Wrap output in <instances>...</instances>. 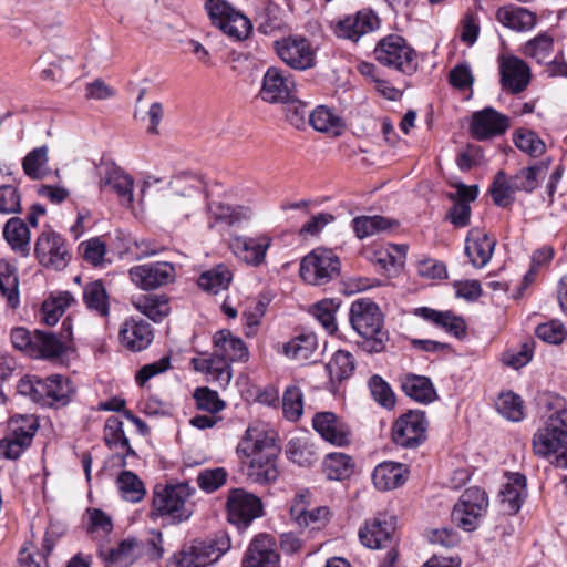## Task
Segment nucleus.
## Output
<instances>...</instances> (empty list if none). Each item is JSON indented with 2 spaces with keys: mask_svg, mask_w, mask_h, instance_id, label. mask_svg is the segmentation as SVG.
Here are the masks:
<instances>
[{
  "mask_svg": "<svg viewBox=\"0 0 567 567\" xmlns=\"http://www.w3.org/2000/svg\"><path fill=\"white\" fill-rule=\"evenodd\" d=\"M236 451L250 480L260 484L276 481V460L280 449L266 430L249 426Z\"/></svg>",
  "mask_w": 567,
  "mask_h": 567,
  "instance_id": "obj_1",
  "label": "nucleus"
},
{
  "mask_svg": "<svg viewBox=\"0 0 567 567\" xmlns=\"http://www.w3.org/2000/svg\"><path fill=\"white\" fill-rule=\"evenodd\" d=\"M214 353L209 358H194L192 364L198 372L206 373L213 382L225 388L231 380L229 362L248 360L249 352L239 338L228 330H220L214 334Z\"/></svg>",
  "mask_w": 567,
  "mask_h": 567,
  "instance_id": "obj_2",
  "label": "nucleus"
},
{
  "mask_svg": "<svg viewBox=\"0 0 567 567\" xmlns=\"http://www.w3.org/2000/svg\"><path fill=\"white\" fill-rule=\"evenodd\" d=\"M350 323L363 338L361 348L369 353H379L385 350L389 333L383 329V315L379 306L371 301L360 299L350 307Z\"/></svg>",
  "mask_w": 567,
  "mask_h": 567,
  "instance_id": "obj_3",
  "label": "nucleus"
},
{
  "mask_svg": "<svg viewBox=\"0 0 567 567\" xmlns=\"http://www.w3.org/2000/svg\"><path fill=\"white\" fill-rule=\"evenodd\" d=\"M18 391L34 403L53 409L68 405L75 392L69 378L61 374H52L44 379L27 377L20 380Z\"/></svg>",
  "mask_w": 567,
  "mask_h": 567,
  "instance_id": "obj_4",
  "label": "nucleus"
},
{
  "mask_svg": "<svg viewBox=\"0 0 567 567\" xmlns=\"http://www.w3.org/2000/svg\"><path fill=\"white\" fill-rule=\"evenodd\" d=\"M361 543L372 549L384 548L388 550L384 560L379 567H394L398 559L399 538L396 536V517L386 513H379L367 520L359 530Z\"/></svg>",
  "mask_w": 567,
  "mask_h": 567,
  "instance_id": "obj_5",
  "label": "nucleus"
},
{
  "mask_svg": "<svg viewBox=\"0 0 567 567\" xmlns=\"http://www.w3.org/2000/svg\"><path fill=\"white\" fill-rule=\"evenodd\" d=\"M230 547L228 533L219 530L214 538L194 540L189 547L174 556L171 567H206L218 560Z\"/></svg>",
  "mask_w": 567,
  "mask_h": 567,
  "instance_id": "obj_6",
  "label": "nucleus"
},
{
  "mask_svg": "<svg viewBox=\"0 0 567 567\" xmlns=\"http://www.w3.org/2000/svg\"><path fill=\"white\" fill-rule=\"evenodd\" d=\"M533 449L540 456L555 454L554 464L567 468V419L548 416L545 426L534 435Z\"/></svg>",
  "mask_w": 567,
  "mask_h": 567,
  "instance_id": "obj_7",
  "label": "nucleus"
},
{
  "mask_svg": "<svg viewBox=\"0 0 567 567\" xmlns=\"http://www.w3.org/2000/svg\"><path fill=\"white\" fill-rule=\"evenodd\" d=\"M299 274L308 285L324 286L339 278L341 261L333 250L318 247L301 259Z\"/></svg>",
  "mask_w": 567,
  "mask_h": 567,
  "instance_id": "obj_8",
  "label": "nucleus"
},
{
  "mask_svg": "<svg viewBox=\"0 0 567 567\" xmlns=\"http://www.w3.org/2000/svg\"><path fill=\"white\" fill-rule=\"evenodd\" d=\"M194 492V488L186 483L165 487L156 486L153 497V514L168 516L173 522L178 523L188 519L193 513L188 499Z\"/></svg>",
  "mask_w": 567,
  "mask_h": 567,
  "instance_id": "obj_9",
  "label": "nucleus"
},
{
  "mask_svg": "<svg viewBox=\"0 0 567 567\" xmlns=\"http://www.w3.org/2000/svg\"><path fill=\"white\" fill-rule=\"evenodd\" d=\"M374 55L382 65L404 74H412L417 69L414 49L396 34H390L381 39L374 49Z\"/></svg>",
  "mask_w": 567,
  "mask_h": 567,
  "instance_id": "obj_10",
  "label": "nucleus"
},
{
  "mask_svg": "<svg viewBox=\"0 0 567 567\" xmlns=\"http://www.w3.org/2000/svg\"><path fill=\"white\" fill-rule=\"evenodd\" d=\"M488 508V497L484 489L473 486L463 492L452 511V520L466 532L475 530Z\"/></svg>",
  "mask_w": 567,
  "mask_h": 567,
  "instance_id": "obj_11",
  "label": "nucleus"
},
{
  "mask_svg": "<svg viewBox=\"0 0 567 567\" xmlns=\"http://www.w3.org/2000/svg\"><path fill=\"white\" fill-rule=\"evenodd\" d=\"M226 505L228 522L239 530L246 529L254 519L262 515L260 498L243 488L229 491Z\"/></svg>",
  "mask_w": 567,
  "mask_h": 567,
  "instance_id": "obj_12",
  "label": "nucleus"
},
{
  "mask_svg": "<svg viewBox=\"0 0 567 567\" xmlns=\"http://www.w3.org/2000/svg\"><path fill=\"white\" fill-rule=\"evenodd\" d=\"M34 256L45 268L62 270L71 260L65 239L53 230L42 231L34 244Z\"/></svg>",
  "mask_w": 567,
  "mask_h": 567,
  "instance_id": "obj_13",
  "label": "nucleus"
},
{
  "mask_svg": "<svg viewBox=\"0 0 567 567\" xmlns=\"http://www.w3.org/2000/svg\"><path fill=\"white\" fill-rule=\"evenodd\" d=\"M280 60L295 70L311 69L316 64V54L309 40L301 35H289L274 42Z\"/></svg>",
  "mask_w": 567,
  "mask_h": 567,
  "instance_id": "obj_14",
  "label": "nucleus"
},
{
  "mask_svg": "<svg viewBox=\"0 0 567 567\" xmlns=\"http://www.w3.org/2000/svg\"><path fill=\"white\" fill-rule=\"evenodd\" d=\"M426 427L425 413L420 410H411L394 423L392 429L393 442L402 447H416L425 441Z\"/></svg>",
  "mask_w": 567,
  "mask_h": 567,
  "instance_id": "obj_15",
  "label": "nucleus"
},
{
  "mask_svg": "<svg viewBox=\"0 0 567 567\" xmlns=\"http://www.w3.org/2000/svg\"><path fill=\"white\" fill-rule=\"evenodd\" d=\"M202 199V190L197 186L182 181L176 183L175 190L167 198L165 208L172 218L183 221L199 209Z\"/></svg>",
  "mask_w": 567,
  "mask_h": 567,
  "instance_id": "obj_16",
  "label": "nucleus"
},
{
  "mask_svg": "<svg viewBox=\"0 0 567 567\" xmlns=\"http://www.w3.org/2000/svg\"><path fill=\"white\" fill-rule=\"evenodd\" d=\"M499 84L511 94H519L527 89L530 82V68L516 55H499Z\"/></svg>",
  "mask_w": 567,
  "mask_h": 567,
  "instance_id": "obj_17",
  "label": "nucleus"
},
{
  "mask_svg": "<svg viewBox=\"0 0 567 567\" xmlns=\"http://www.w3.org/2000/svg\"><path fill=\"white\" fill-rule=\"evenodd\" d=\"M130 279L143 290H153L172 282L176 276L175 266L158 261L137 265L128 270Z\"/></svg>",
  "mask_w": 567,
  "mask_h": 567,
  "instance_id": "obj_18",
  "label": "nucleus"
},
{
  "mask_svg": "<svg viewBox=\"0 0 567 567\" xmlns=\"http://www.w3.org/2000/svg\"><path fill=\"white\" fill-rule=\"evenodd\" d=\"M295 81L291 74L271 66L264 74L259 97L268 103H286L295 94Z\"/></svg>",
  "mask_w": 567,
  "mask_h": 567,
  "instance_id": "obj_19",
  "label": "nucleus"
},
{
  "mask_svg": "<svg viewBox=\"0 0 567 567\" xmlns=\"http://www.w3.org/2000/svg\"><path fill=\"white\" fill-rule=\"evenodd\" d=\"M312 426L322 440L332 445L343 447L352 441L350 426L333 412H317L312 417Z\"/></svg>",
  "mask_w": 567,
  "mask_h": 567,
  "instance_id": "obj_20",
  "label": "nucleus"
},
{
  "mask_svg": "<svg viewBox=\"0 0 567 567\" xmlns=\"http://www.w3.org/2000/svg\"><path fill=\"white\" fill-rule=\"evenodd\" d=\"M71 340L72 329L68 320L62 322L59 336L52 332L35 330L32 357L44 359L59 358L68 350Z\"/></svg>",
  "mask_w": 567,
  "mask_h": 567,
  "instance_id": "obj_21",
  "label": "nucleus"
},
{
  "mask_svg": "<svg viewBox=\"0 0 567 567\" xmlns=\"http://www.w3.org/2000/svg\"><path fill=\"white\" fill-rule=\"evenodd\" d=\"M276 543L267 534L257 535L249 544L241 567H280Z\"/></svg>",
  "mask_w": 567,
  "mask_h": 567,
  "instance_id": "obj_22",
  "label": "nucleus"
},
{
  "mask_svg": "<svg viewBox=\"0 0 567 567\" xmlns=\"http://www.w3.org/2000/svg\"><path fill=\"white\" fill-rule=\"evenodd\" d=\"M379 27L378 16L372 10L364 9L338 21L334 32L339 38L357 42L362 35L377 30Z\"/></svg>",
  "mask_w": 567,
  "mask_h": 567,
  "instance_id": "obj_23",
  "label": "nucleus"
},
{
  "mask_svg": "<svg viewBox=\"0 0 567 567\" xmlns=\"http://www.w3.org/2000/svg\"><path fill=\"white\" fill-rule=\"evenodd\" d=\"M509 126V120L492 107H486L473 114L471 133L477 140L502 135Z\"/></svg>",
  "mask_w": 567,
  "mask_h": 567,
  "instance_id": "obj_24",
  "label": "nucleus"
},
{
  "mask_svg": "<svg viewBox=\"0 0 567 567\" xmlns=\"http://www.w3.org/2000/svg\"><path fill=\"white\" fill-rule=\"evenodd\" d=\"M495 245L494 238L478 228H473L465 240V254L474 267L482 268L491 260Z\"/></svg>",
  "mask_w": 567,
  "mask_h": 567,
  "instance_id": "obj_25",
  "label": "nucleus"
},
{
  "mask_svg": "<svg viewBox=\"0 0 567 567\" xmlns=\"http://www.w3.org/2000/svg\"><path fill=\"white\" fill-rule=\"evenodd\" d=\"M495 19L505 28L515 32H527L535 28L537 14L515 4L502 6L496 10Z\"/></svg>",
  "mask_w": 567,
  "mask_h": 567,
  "instance_id": "obj_26",
  "label": "nucleus"
},
{
  "mask_svg": "<svg viewBox=\"0 0 567 567\" xmlns=\"http://www.w3.org/2000/svg\"><path fill=\"white\" fill-rule=\"evenodd\" d=\"M120 340L123 347L137 352L146 349L153 340L150 323L134 318L127 319L120 329Z\"/></svg>",
  "mask_w": 567,
  "mask_h": 567,
  "instance_id": "obj_27",
  "label": "nucleus"
},
{
  "mask_svg": "<svg viewBox=\"0 0 567 567\" xmlns=\"http://www.w3.org/2000/svg\"><path fill=\"white\" fill-rule=\"evenodd\" d=\"M270 244L271 239L268 236H237L231 239L230 247L247 264L258 266L264 262Z\"/></svg>",
  "mask_w": 567,
  "mask_h": 567,
  "instance_id": "obj_28",
  "label": "nucleus"
},
{
  "mask_svg": "<svg viewBox=\"0 0 567 567\" xmlns=\"http://www.w3.org/2000/svg\"><path fill=\"white\" fill-rule=\"evenodd\" d=\"M142 542L131 538L122 540L117 547L99 550L105 567H128L142 555Z\"/></svg>",
  "mask_w": 567,
  "mask_h": 567,
  "instance_id": "obj_29",
  "label": "nucleus"
},
{
  "mask_svg": "<svg viewBox=\"0 0 567 567\" xmlns=\"http://www.w3.org/2000/svg\"><path fill=\"white\" fill-rule=\"evenodd\" d=\"M415 315L456 338L465 336V321L452 311H439L429 307H422L415 310Z\"/></svg>",
  "mask_w": 567,
  "mask_h": 567,
  "instance_id": "obj_30",
  "label": "nucleus"
},
{
  "mask_svg": "<svg viewBox=\"0 0 567 567\" xmlns=\"http://www.w3.org/2000/svg\"><path fill=\"white\" fill-rule=\"evenodd\" d=\"M409 471L395 462H383L379 464L372 474L374 486L380 491H390L402 486L408 478Z\"/></svg>",
  "mask_w": 567,
  "mask_h": 567,
  "instance_id": "obj_31",
  "label": "nucleus"
},
{
  "mask_svg": "<svg viewBox=\"0 0 567 567\" xmlns=\"http://www.w3.org/2000/svg\"><path fill=\"white\" fill-rule=\"evenodd\" d=\"M3 237L13 251L23 257L30 254V230L23 219L11 217L4 224Z\"/></svg>",
  "mask_w": 567,
  "mask_h": 567,
  "instance_id": "obj_32",
  "label": "nucleus"
},
{
  "mask_svg": "<svg viewBox=\"0 0 567 567\" xmlns=\"http://www.w3.org/2000/svg\"><path fill=\"white\" fill-rule=\"evenodd\" d=\"M402 391L420 403H431L436 399V391L427 377L417 374H405L401 378Z\"/></svg>",
  "mask_w": 567,
  "mask_h": 567,
  "instance_id": "obj_33",
  "label": "nucleus"
},
{
  "mask_svg": "<svg viewBox=\"0 0 567 567\" xmlns=\"http://www.w3.org/2000/svg\"><path fill=\"white\" fill-rule=\"evenodd\" d=\"M501 502L508 514H516L526 495V477L520 473H513L508 482L501 489Z\"/></svg>",
  "mask_w": 567,
  "mask_h": 567,
  "instance_id": "obj_34",
  "label": "nucleus"
},
{
  "mask_svg": "<svg viewBox=\"0 0 567 567\" xmlns=\"http://www.w3.org/2000/svg\"><path fill=\"white\" fill-rule=\"evenodd\" d=\"M141 313L154 322L163 321L169 315L168 298L165 295H141L131 300Z\"/></svg>",
  "mask_w": 567,
  "mask_h": 567,
  "instance_id": "obj_35",
  "label": "nucleus"
},
{
  "mask_svg": "<svg viewBox=\"0 0 567 567\" xmlns=\"http://www.w3.org/2000/svg\"><path fill=\"white\" fill-rule=\"evenodd\" d=\"M133 178L125 174L120 167L113 164L105 166L101 186H110L126 204L133 202Z\"/></svg>",
  "mask_w": 567,
  "mask_h": 567,
  "instance_id": "obj_36",
  "label": "nucleus"
},
{
  "mask_svg": "<svg viewBox=\"0 0 567 567\" xmlns=\"http://www.w3.org/2000/svg\"><path fill=\"white\" fill-rule=\"evenodd\" d=\"M104 442L110 449L121 446L125 449V454L121 456V466H126V456H136V452L130 445V441L124 433L123 422L117 416H110L104 425Z\"/></svg>",
  "mask_w": 567,
  "mask_h": 567,
  "instance_id": "obj_37",
  "label": "nucleus"
},
{
  "mask_svg": "<svg viewBox=\"0 0 567 567\" xmlns=\"http://www.w3.org/2000/svg\"><path fill=\"white\" fill-rule=\"evenodd\" d=\"M398 226V220L380 215L359 216L352 220L353 231L359 239H364L379 233L396 228Z\"/></svg>",
  "mask_w": 567,
  "mask_h": 567,
  "instance_id": "obj_38",
  "label": "nucleus"
},
{
  "mask_svg": "<svg viewBox=\"0 0 567 567\" xmlns=\"http://www.w3.org/2000/svg\"><path fill=\"white\" fill-rule=\"evenodd\" d=\"M233 280V272L228 266L219 264L216 267L204 271L198 278V286L213 295L228 289Z\"/></svg>",
  "mask_w": 567,
  "mask_h": 567,
  "instance_id": "obj_39",
  "label": "nucleus"
},
{
  "mask_svg": "<svg viewBox=\"0 0 567 567\" xmlns=\"http://www.w3.org/2000/svg\"><path fill=\"white\" fill-rule=\"evenodd\" d=\"M322 468L328 480L342 481L353 473L354 462L346 453H330L324 457Z\"/></svg>",
  "mask_w": 567,
  "mask_h": 567,
  "instance_id": "obj_40",
  "label": "nucleus"
},
{
  "mask_svg": "<svg viewBox=\"0 0 567 567\" xmlns=\"http://www.w3.org/2000/svg\"><path fill=\"white\" fill-rule=\"evenodd\" d=\"M48 161V147L45 145L33 148L22 159L24 174L31 179H43L50 172Z\"/></svg>",
  "mask_w": 567,
  "mask_h": 567,
  "instance_id": "obj_41",
  "label": "nucleus"
},
{
  "mask_svg": "<svg viewBox=\"0 0 567 567\" xmlns=\"http://www.w3.org/2000/svg\"><path fill=\"white\" fill-rule=\"evenodd\" d=\"M83 300L86 307L94 310L99 316H109V296L102 281L96 280L87 284L83 290Z\"/></svg>",
  "mask_w": 567,
  "mask_h": 567,
  "instance_id": "obj_42",
  "label": "nucleus"
},
{
  "mask_svg": "<svg viewBox=\"0 0 567 567\" xmlns=\"http://www.w3.org/2000/svg\"><path fill=\"white\" fill-rule=\"evenodd\" d=\"M316 349L317 338L313 333L300 334L284 344V353L297 361L310 359Z\"/></svg>",
  "mask_w": 567,
  "mask_h": 567,
  "instance_id": "obj_43",
  "label": "nucleus"
},
{
  "mask_svg": "<svg viewBox=\"0 0 567 567\" xmlns=\"http://www.w3.org/2000/svg\"><path fill=\"white\" fill-rule=\"evenodd\" d=\"M72 302H74V298L68 291L60 292L58 296L47 299L41 308L42 321L48 326H54Z\"/></svg>",
  "mask_w": 567,
  "mask_h": 567,
  "instance_id": "obj_44",
  "label": "nucleus"
},
{
  "mask_svg": "<svg viewBox=\"0 0 567 567\" xmlns=\"http://www.w3.org/2000/svg\"><path fill=\"white\" fill-rule=\"evenodd\" d=\"M516 192V188L513 187L512 179H507L504 171H498L489 187L493 203L499 207H508L515 200Z\"/></svg>",
  "mask_w": 567,
  "mask_h": 567,
  "instance_id": "obj_45",
  "label": "nucleus"
},
{
  "mask_svg": "<svg viewBox=\"0 0 567 567\" xmlns=\"http://www.w3.org/2000/svg\"><path fill=\"white\" fill-rule=\"evenodd\" d=\"M255 20L261 33L270 34L282 27V10L275 2H266L257 12Z\"/></svg>",
  "mask_w": 567,
  "mask_h": 567,
  "instance_id": "obj_46",
  "label": "nucleus"
},
{
  "mask_svg": "<svg viewBox=\"0 0 567 567\" xmlns=\"http://www.w3.org/2000/svg\"><path fill=\"white\" fill-rule=\"evenodd\" d=\"M309 124L318 132H339L343 122L331 109L319 105L309 114Z\"/></svg>",
  "mask_w": 567,
  "mask_h": 567,
  "instance_id": "obj_47",
  "label": "nucleus"
},
{
  "mask_svg": "<svg viewBox=\"0 0 567 567\" xmlns=\"http://www.w3.org/2000/svg\"><path fill=\"white\" fill-rule=\"evenodd\" d=\"M554 50V39L547 32L539 33L535 38L528 40L523 49L522 53L530 59L537 61V63L546 62Z\"/></svg>",
  "mask_w": 567,
  "mask_h": 567,
  "instance_id": "obj_48",
  "label": "nucleus"
},
{
  "mask_svg": "<svg viewBox=\"0 0 567 567\" xmlns=\"http://www.w3.org/2000/svg\"><path fill=\"white\" fill-rule=\"evenodd\" d=\"M116 483L121 496L128 502L137 503L145 496L146 491L143 482L131 471L121 472Z\"/></svg>",
  "mask_w": 567,
  "mask_h": 567,
  "instance_id": "obj_49",
  "label": "nucleus"
},
{
  "mask_svg": "<svg viewBox=\"0 0 567 567\" xmlns=\"http://www.w3.org/2000/svg\"><path fill=\"white\" fill-rule=\"evenodd\" d=\"M286 453L290 461L300 466H310L318 461L313 444L301 439L289 441Z\"/></svg>",
  "mask_w": 567,
  "mask_h": 567,
  "instance_id": "obj_50",
  "label": "nucleus"
},
{
  "mask_svg": "<svg viewBox=\"0 0 567 567\" xmlns=\"http://www.w3.org/2000/svg\"><path fill=\"white\" fill-rule=\"evenodd\" d=\"M354 368L355 363L353 355L344 350H338L327 364L330 378L338 381L350 378Z\"/></svg>",
  "mask_w": 567,
  "mask_h": 567,
  "instance_id": "obj_51",
  "label": "nucleus"
},
{
  "mask_svg": "<svg viewBox=\"0 0 567 567\" xmlns=\"http://www.w3.org/2000/svg\"><path fill=\"white\" fill-rule=\"evenodd\" d=\"M39 427L38 419L32 414L14 415L8 423L9 434L31 444Z\"/></svg>",
  "mask_w": 567,
  "mask_h": 567,
  "instance_id": "obj_52",
  "label": "nucleus"
},
{
  "mask_svg": "<svg viewBox=\"0 0 567 567\" xmlns=\"http://www.w3.org/2000/svg\"><path fill=\"white\" fill-rule=\"evenodd\" d=\"M497 411L506 419L518 422L524 417V403L519 395L502 393L496 401Z\"/></svg>",
  "mask_w": 567,
  "mask_h": 567,
  "instance_id": "obj_53",
  "label": "nucleus"
},
{
  "mask_svg": "<svg viewBox=\"0 0 567 567\" xmlns=\"http://www.w3.org/2000/svg\"><path fill=\"white\" fill-rule=\"evenodd\" d=\"M339 307V303H336L332 299H324L311 308L312 316L320 322L323 329L332 334L337 331L336 323V311Z\"/></svg>",
  "mask_w": 567,
  "mask_h": 567,
  "instance_id": "obj_54",
  "label": "nucleus"
},
{
  "mask_svg": "<svg viewBox=\"0 0 567 567\" xmlns=\"http://www.w3.org/2000/svg\"><path fill=\"white\" fill-rule=\"evenodd\" d=\"M193 398L198 410L210 414H216L223 411L226 406L225 401L219 398L218 393L207 386H199L195 389Z\"/></svg>",
  "mask_w": 567,
  "mask_h": 567,
  "instance_id": "obj_55",
  "label": "nucleus"
},
{
  "mask_svg": "<svg viewBox=\"0 0 567 567\" xmlns=\"http://www.w3.org/2000/svg\"><path fill=\"white\" fill-rule=\"evenodd\" d=\"M284 415L289 421H297L303 412V394L299 386L290 385L282 398Z\"/></svg>",
  "mask_w": 567,
  "mask_h": 567,
  "instance_id": "obj_56",
  "label": "nucleus"
},
{
  "mask_svg": "<svg viewBox=\"0 0 567 567\" xmlns=\"http://www.w3.org/2000/svg\"><path fill=\"white\" fill-rule=\"evenodd\" d=\"M539 413H550L549 416H564L567 419L565 400L553 392H539L535 398Z\"/></svg>",
  "mask_w": 567,
  "mask_h": 567,
  "instance_id": "obj_57",
  "label": "nucleus"
},
{
  "mask_svg": "<svg viewBox=\"0 0 567 567\" xmlns=\"http://www.w3.org/2000/svg\"><path fill=\"white\" fill-rule=\"evenodd\" d=\"M544 166L542 164H535L533 166L520 169L513 177H511L513 182V187L516 188L517 192H533L538 185V175L544 171Z\"/></svg>",
  "mask_w": 567,
  "mask_h": 567,
  "instance_id": "obj_58",
  "label": "nucleus"
},
{
  "mask_svg": "<svg viewBox=\"0 0 567 567\" xmlns=\"http://www.w3.org/2000/svg\"><path fill=\"white\" fill-rule=\"evenodd\" d=\"M252 29L250 20L238 11H235L229 19L220 27V30L227 35L244 40Z\"/></svg>",
  "mask_w": 567,
  "mask_h": 567,
  "instance_id": "obj_59",
  "label": "nucleus"
},
{
  "mask_svg": "<svg viewBox=\"0 0 567 567\" xmlns=\"http://www.w3.org/2000/svg\"><path fill=\"white\" fill-rule=\"evenodd\" d=\"M515 145L532 157H538L546 151L545 143L532 131H520L514 137Z\"/></svg>",
  "mask_w": 567,
  "mask_h": 567,
  "instance_id": "obj_60",
  "label": "nucleus"
},
{
  "mask_svg": "<svg viewBox=\"0 0 567 567\" xmlns=\"http://www.w3.org/2000/svg\"><path fill=\"white\" fill-rule=\"evenodd\" d=\"M285 104L287 121L298 130L305 128L307 123H309V114L311 113L308 111V105L299 100H296L295 94L292 95L291 100Z\"/></svg>",
  "mask_w": 567,
  "mask_h": 567,
  "instance_id": "obj_61",
  "label": "nucleus"
},
{
  "mask_svg": "<svg viewBox=\"0 0 567 567\" xmlns=\"http://www.w3.org/2000/svg\"><path fill=\"white\" fill-rule=\"evenodd\" d=\"M227 476L223 467L204 470L197 476V484L206 493H213L226 483Z\"/></svg>",
  "mask_w": 567,
  "mask_h": 567,
  "instance_id": "obj_62",
  "label": "nucleus"
},
{
  "mask_svg": "<svg viewBox=\"0 0 567 567\" xmlns=\"http://www.w3.org/2000/svg\"><path fill=\"white\" fill-rule=\"evenodd\" d=\"M369 388L373 399L382 406L391 409L395 404L394 393L390 385L380 377L373 375L369 381Z\"/></svg>",
  "mask_w": 567,
  "mask_h": 567,
  "instance_id": "obj_63",
  "label": "nucleus"
},
{
  "mask_svg": "<svg viewBox=\"0 0 567 567\" xmlns=\"http://www.w3.org/2000/svg\"><path fill=\"white\" fill-rule=\"evenodd\" d=\"M21 194L13 185L0 186V214L21 213Z\"/></svg>",
  "mask_w": 567,
  "mask_h": 567,
  "instance_id": "obj_64",
  "label": "nucleus"
}]
</instances>
